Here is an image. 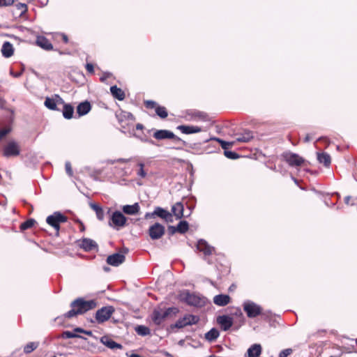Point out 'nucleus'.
Here are the masks:
<instances>
[{
    "mask_svg": "<svg viewBox=\"0 0 357 357\" xmlns=\"http://www.w3.org/2000/svg\"><path fill=\"white\" fill-rule=\"evenodd\" d=\"M153 137L158 140L171 139L174 137L175 135L168 130H158L153 133Z\"/></svg>",
    "mask_w": 357,
    "mask_h": 357,
    "instance_id": "nucleus-16",
    "label": "nucleus"
},
{
    "mask_svg": "<svg viewBox=\"0 0 357 357\" xmlns=\"http://www.w3.org/2000/svg\"><path fill=\"white\" fill-rule=\"evenodd\" d=\"M165 227L160 223H155L149 229V234L151 239L157 240L160 238L165 234Z\"/></svg>",
    "mask_w": 357,
    "mask_h": 357,
    "instance_id": "nucleus-10",
    "label": "nucleus"
},
{
    "mask_svg": "<svg viewBox=\"0 0 357 357\" xmlns=\"http://www.w3.org/2000/svg\"><path fill=\"white\" fill-rule=\"evenodd\" d=\"M39 346L38 342H30L24 347V352L25 354H30Z\"/></svg>",
    "mask_w": 357,
    "mask_h": 357,
    "instance_id": "nucleus-34",
    "label": "nucleus"
},
{
    "mask_svg": "<svg viewBox=\"0 0 357 357\" xmlns=\"http://www.w3.org/2000/svg\"><path fill=\"white\" fill-rule=\"evenodd\" d=\"M54 98H55V100H56V105H60V104H63L64 105V104H66L64 102V100H63V98L61 97H60V96L55 95Z\"/></svg>",
    "mask_w": 357,
    "mask_h": 357,
    "instance_id": "nucleus-51",
    "label": "nucleus"
},
{
    "mask_svg": "<svg viewBox=\"0 0 357 357\" xmlns=\"http://www.w3.org/2000/svg\"><path fill=\"white\" fill-rule=\"evenodd\" d=\"M172 211L176 219H181L183 215V205L181 202L176 203L172 208Z\"/></svg>",
    "mask_w": 357,
    "mask_h": 357,
    "instance_id": "nucleus-27",
    "label": "nucleus"
},
{
    "mask_svg": "<svg viewBox=\"0 0 357 357\" xmlns=\"http://www.w3.org/2000/svg\"><path fill=\"white\" fill-rule=\"evenodd\" d=\"M101 342L107 346L108 348L112 349H121L122 346L121 344L114 342L112 339L109 338L108 337L104 336L101 337Z\"/></svg>",
    "mask_w": 357,
    "mask_h": 357,
    "instance_id": "nucleus-25",
    "label": "nucleus"
},
{
    "mask_svg": "<svg viewBox=\"0 0 357 357\" xmlns=\"http://www.w3.org/2000/svg\"><path fill=\"white\" fill-rule=\"evenodd\" d=\"M36 45L42 49L50 51L53 50V45L50 41L43 36H38L36 38Z\"/></svg>",
    "mask_w": 357,
    "mask_h": 357,
    "instance_id": "nucleus-15",
    "label": "nucleus"
},
{
    "mask_svg": "<svg viewBox=\"0 0 357 357\" xmlns=\"http://www.w3.org/2000/svg\"><path fill=\"white\" fill-rule=\"evenodd\" d=\"M171 139H174L175 142H181L183 144H185V142L178 137L176 136L174 137H172Z\"/></svg>",
    "mask_w": 357,
    "mask_h": 357,
    "instance_id": "nucleus-57",
    "label": "nucleus"
},
{
    "mask_svg": "<svg viewBox=\"0 0 357 357\" xmlns=\"http://www.w3.org/2000/svg\"><path fill=\"white\" fill-rule=\"evenodd\" d=\"M1 52L3 56L5 58L11 57L14 54L13 45L8 41L4 42L2 45Z\"/></svg>",
    "mask_w": 357,
    "mask_h": 357,
    "instance_id": "nucleus-19",
    "label": "nucleus"
},
{
    "mask_svg": "<svg viewBox=\"0 0 357 357\" xmlns=\"http://www.w3.org/2000/svg\"><path fill=\"white\" fill-rule=\"evenodd\" d=\"M177 232L181 234L185 233L188 229V223L185 221H181L176 226Z\"/></svg>",
    "mask_w": 357,
    "mask_h": 357,
    "instance_id": "nucleus-36",
    "label": "nucleus"
},
{
    "mask_svg": "<svg viewBox=\"0 0 357 357\" xmlns=\"http://www.w3.org/2000/svg\"><path fill=\"white\" fill-rule=\"evenodd\" d=\"M135 137L138 138L139 139H140L142 142H148L151 144H155V142L151 140V139H149L148 138L146 137H142V136H139L138 135H136V134H134L133 135Z\"/></svg>",
    "mask_w": 357,
    "mask_h": 357,
    "instance_id": "nucleus-48",
    "label": "nucleus"
},
{
    "mask_svg": "<svg viewBox=\"0 0 357 357\" xmlns=\"http://www.w3.org/2000/svg\"><path fill=\"white\" fill-rule=\"evenodd\" d=\"M66 221L67 218L60 212H54L46 218V222L56 230L57 234L60 229V224Z\"/></svg>",
    "mask_w": 357,
    "mask_h": 357,
    "instance_id": "nucleus-4",
    "label": "nucleus"
},
{
    "mask_svg": "<svg viewBox=\"0 0 357 357\" xmlns=\"http://www.w3.org/2000/svg\"><path fill=\"white\" fill-rule=\"evenodd\" d=\"M144 105L146 108L153 109L157 107V103L153 100H146Z\"/></svg>",
    "mask_w": 357,
    "mask_h": 357,
    "instance_id": "nucleus-45",
    "label": "nucleus"
},
{
    "mask_svg": "<svg viewBox=\"0 0 357 357\" xmlns=\"http://www.w3.org/2000/svg\"><path fill=\"white\" fill-rule=\"evenodd\" d=\"M163 311H164V313L166 314V317H168L171 314H176L178 312V310L177 307H168Z\"/></svg>",
    "mask_w": 357,
    "mask_h": 357,
    "instance_id": "nucleus-41",
    "label": "nucleus"
},
{
    "mask_svg": "<svg viewBox=\"0 0 357 357\" xmlns=\"http://www.w3.org/2000/svg\"><path fill=\"white\" fill-rule=\"evenodd\" d=\"M114 312L112 306H105L99 309L96 313V320L98 324L107 321Z\"/></svg>",
    "mask_w": 357,
    "mask_h": 357,
    "instance_id": "nucleus-7",
    "label": "nucleus"
},
{
    "mask_svg": "<svg viewBox=\"0 0 357 357\" xmlns=\"http://www.w3.org/2000/svg\"><path fill=\"white\" fill-rule=\"evenodd\" d=\"M140 207L138 203L132 205H125L122 207L123 212L128 215H136L139 211Z\"/></svg>",
    "mask_w": 357,
    "mask_h": 357,
    "instance_id": "nucleus-24",
    "label": "nucleus"
},
{
    "mask_svg": "<svg viewBox=\"0 0 357 357\" xmlns=\"http://www.w3.org/2000/svg\"><path fill=\"white\" fill-rule=\"evenodd\" d=\"M10 74H11L12 75H13L14 77H18L21 76L22 73L20 72V73H13L11 71V72H10Z\"/></svg>",
    "mask_w": 357,
    "mask_h": 357,
    "instance_id": "nucleus-59",
    "label": "nucleus"
},
{
    "mask_svg": "<svg viewBox=\"0 0 357 357\" xmlns=\"http://www.w3.org/2000/svg\"><path fill=\"white\" fill-rule=\"evenodd\" d=\"M74 113V108L70 104H64L63 109V116L66 119H72Z\"/></svg>",
    "mask_w": 357,
    "mask_h": 357,
    "instance_id": "nucleus-30",
    "label": "nucleus"
},
{
    "mask_svg": "<svg viewBox=\"0 0 357 357\" xmlns=\"http://www.w3.org/2000/svg\"><path fill=\"white\" fill-rule=\"evenodd\" d=\"M74 331L75 332H79V333H83L84 332V329H82L81 328H75L74 329Z\"/></svg>",
    "mask_w": 357,
    "mask_h": 357,
    "instance_id": "nucleus-61",
    "label": "nucleus"
},
{
    "mask_svg": "<svg viewBox=\"0 0 357 357\" xmlns=\"http://www.w3.org/2000/svg\"><path fill=\"white\" fill-rule=\"evenodd\" d=\"M317 160L320 163L324 164L325 166H328L331 164V157L326 153H318Z\"/></svg>",
    "mask_w": 357,
    "mask_h": 357,
    "instance_id": "nucleus-33",
    "label": "nucleus"
},
{
    "mask_svg": "<svg viewBox=\"0 0 357 357\" xmlns=\"http://www.w3.org/2000/svg\"><path fill=\"white\" fill-rule=\"evenodd\" d=\"M211 139L218 142L220 144L221 147L225 151H227V149H229L230 146H231L234 144V142H225V141H224L220 138H218V137H213Z\"/></svg>",
    "mask_w": 357,
    "mask_h": 357,
    "instance_id": "nucleus-35",
    "label": "nucleus"
},
{
    "mask_svg": "<svg viewBox=\"0 0 357 357\" xmlns=\"http://www.w3.org/2000/svg\"><path fill=\"white\" fill-rule=\"evenodd\" d=\"M86 69L89 73H94V68H93V65L92 63H86Z\"/></svg>",
    "mask_w": 357,
    "mask_h": 357,
    "instance_id": "nucleus-52",
    "label": "nucleus"
},
{
    "mask_svg": "<svg viewBox=\"0 0 357 357\" xmlns=\"http://www.w3.org/2000/svg\"><path fill=\"white\" fill-rule=\"evenodd\" d=\"M36 223V220L34 219H29L26 221L24 222L20 225V229L24 231L28 229L33 226Z\"/></svg>",
    "mask_w": 357,
    "mask_h": 357,
    "instance_id": "nucleus-39",
    "label": "nucleus"
},
{
    "mask_svg": "<svg viewBox=\"0 0 357 357\" xmlns=\"http://www.w3.org/2000/svg\"><path fill=\"white\" fill-rule=\"evenodd\" d=\"M91 109L90 102L87 100L79 103L77 107V112L79 116H82L88 114Z\"/></svg>",
    "mask_w": 357,
    "mask_h": 357,
    "instance_id": "nucleus-21",
    "label": "nucleus"
},
{
    "mask_svg": "<svg viewBox=\"0 0 357 357\" xmlns=\"http://www.w3.org/2000/svg\"><path fill=\"white\" fill-rule=\"evenodd\" d=\"M234 314L236 316H238V317H240L243 319V312H241L240 308H236V312H235Z\"/></svg>",
    "mask_w": 357,
    "mask_h": 357,
    "instance_id": "nucleus-55",
    "label": "nucleus"
},
{
    "mask_svg": "<svg viewBox=\"0 0 357 357\" xmlns=\"http://www.w3.org/2000/svg\"><path fill=\"white\" fill-rule=\"evenodd\" d=\"M20 153V149L18 144L15 141H10L3 148V154L5 157L9 158L12 156H17Z\"/></svg>",
    "mask_w": 357,
    "mask_h": 357,
    "instance_id": "nucleus-9",
    "label": "nucleus"
},
{
    "mask_svg": "<svg viewBox=\"0 0 357 357\" xmlns=\"http://www.w3.org/2000/svg\"><path fill=\"white\" fill-rule=\"evenodd\" d=\"M219 335V331L213 328L205 334V338L209 342H213L218 337Z\"/></svg>",
    "mask_w": 357,
    "mask_h": 357,
    "instance_id": "nucleus-32",
    "label": "nucleus"
},
{
    "mask_svg": "<svg viewBox=\"0 0 357 357\" xmlns=\"http://www.w3.org/2000/svg\"><path fill=\"white\" fill-rule=\"evenodd\" d=\"M180 300L188 305L196 307H201L206 304V298L195 293H190L188 290L182 291L180 295Z\"/></svg>",
    "mask_w": 357,
    "mask_h": 357,
    "instance_id": "nucleus-2",
    "label": "nucleus"
},
{
    "mask_svg": "<svg viewBox=\"0 0 357 357\" xmlns=\"http://www.w3.org/2000/svg\"><path fill=\"white\" fill-rule=\"evenodd\" d=\"M89 205L90 207L96 212L97 218L100 221L103 220L105 213L102 208L95 203H90Z\"/></svg>",
    "mask_w": 357,
    "mask_h": 357,
    "instance_id": "nucleus-29",
    "label": "nucleus"
},
{
    "mask_svg": "<svg viewBox=\"0 0 357 357\" xmlns=\"http://www.w3.org/2000/svg\"><path fill=\"white\" fill-rule=\"evenodd\" d=\"M224 154L229 159H236L238 158V155L236 153L230 151H225Z\"/></svg>",
    "mask_w": 357,
    "mask_h": 357,
    "instance_id": "nucleus-43",
    "label": "nucleus"
},
{
    "mask_svg": "<svg viewBox=\"0 0 357 357\" xmlns=\"http://www.w3.org/2000/svg\"><path fill=\"white\" fill-rule=\"evenodd\" d=\"M17 8L20 11V14L25 13L27 10V6L25 3H18L16 4Z\"/></svg>",
    "mask_w": 357,
    "mask_h": 357,
    "instance_id": "nucleus-44",
    "label": "nucleus"
},
{
    "mask_svg": "<svg viewBox=\"0 0 357 357\" xmlns=\"http://www.w3.org/2000/svg\"><path fill=\"white\" fill-rule=\"evenodd\" d=\"M60 36L61 37L63 41L65 43H68V38L67 35H66L65 33H60Z\"/></svg>",
    "mask_w": 357,
    "mask_h": 357,
    "instance_id": "nucleus-54",
    "label": "nucleus"
},
{
    "mask_svg": "<svg viewBox=\"0 0 357 357\" xmlns=\"http://www.w3.org/2000/svg\"><path fill=\"white\" fill-rule=\"evenodd\" d=\"M128 160H127V159L120 158L117 161L120 162H128Z\"/></svg>",
    "mask_w": 357,
    "mask_h": 357,
    "instance_id": "nucleus-63",
    "label": "nucleus"
},
{
    "mask_svg": "<svg viewBox=\"0 0 357 357\" xmlns=\"http://www.w3.org/2000/svg\"><path fill=\"white\" fill-rule=\"evenodd\" d=\"M262 348L259 344L251 345L245 354V357H259L261 354Z\"/></svg>",
    "mask_w": 357,
    "mask_h": 357,
    "instance_id": "nucleus-17",
    "label": "nucleus"
},
{
    "mask_svg": "<svg viewBox=\"0 0 357 357\" xmlns=\"http://www.w3.org/2000/svg\"><path fill=\"white\" fill-rule=\"evenodd\" d=\"M155 216L160 217L165 220L167 222H172L173 221L172 214L167 210H165L161 207H155L152 213H146L145 214V218H154Z\"/></svg>",
    "mask_w": 357,
    "mask_h": 357,
    "instance_id": "nucleus-6",
    "label": "nucleus"
},
{
    "mask_svg": "<svg viewBox=\"0 0 357 357\" xmlns=\"http://www.w3.org/2000/svg\"><path fill=\"white\" fill-rule=\"evenodd\" d=\"M126 217L121 212L115 211L110 216L109 225L116 230H119L126 226Z\"/></svg>",
    "mask_w": 357,
    "mask_h": 357,
    "instance_id": "nucleus-3",
    "label": "nucleus"
},
{
    "mask_svg": "<svg viewBox=\"0 0 357 357\" xmlns=\"http://www.w3.org/2000/svg\"><path fill=\"white\" fill-rule=\"evenodd\" d=\"M351 199V197L350 196H347L344 198V202L347 204H349V201Z\"/></svg>",
    "mask_w": 357,
    "mask_h": 357,
    "instance_id": "nucleus-60",
    "label": "nucleus"
},
{
    "mask_svg": "<svg viewBox=\"0 0 357 357\" xmlns=\"http://www.w3.org/2000/svg\"><path fill=\"white\" fill-rule=\"evenodd\" d=\"M168 231L170 234H174L177 231L176 227L174 226H169Z\"/></svg>",
    "mask_w": 357,
    "mask_h": 357,
    "instance_id": "nucleus-53",
    "label": "nucleus"
},
{
    "mask_svg": "<svg viewBox=\"0 0 357 357\" xmlns=\"http://www.w3.org/2000/svg\"><path fill=\"white\" fill-rule=\"evenodd\" d=\"M139 167V169L137 172V176L141 178H145L146 176V172L144 169V165L142 162L138 164Z\"/></svg>",
    "mask_w": 357,
    "mask_h": 357,
    "instance_id": "nucleus-42",
    "label": "nucleus"
},
{
    "mask_svg": "<svg viewBox=\"0 0 357 357\" xmlns=\"http://www.w3.org/2000/svg\"><path fill=\"white\" fill-rule=\"evenodd\" d=\"M10 132L9 129H2L0 130V141Z\"/></svg>",
    "mask_w": 357,
    "mask_h": 357,
    "instance_id": "nucleus-50",
    "label": "nucleus"
},
{
    "mask_svg": "<svg viewBox=\"0 0 357 357\" xmlns=\"http://www.w3.org/2000/svg\"><path fill=\"white\" fill-rule=\"evenodd\" d=\"M14 0H0L1 6H8L13 3Z\"/></svg>",
    "mask_w": 357,
    "mask_h": 357,
    "instance_id": "nucleus-49",
    "label": "nucleus"
},
{
    "mask_svg": "<svg viewBox=\"0 0 357 357\" xmlns=\"http://www.w3.org/2000/svg\"><path fill=\"white\" fill-rule=\"evenodd\" d=\"M65 168H66V173L68 174V175L70 176H72L73 174V169H72V167H71V164H70V162H66Z\"/></svg>",
    "mask_w": 357,
    "mask_h": 357,
    "instance_id": "nucleus-47",
    "label": "nucleus"
},
{
    "mask_svg": "<svg viewBox=\"0 0 357 357\" xmlns=\"http://www.w3.org/2000/svg\"><path fill=\"white\" fill-rule=\"evenodd\" d=\"M155 112L157 115L160 116L161 119H165L168 115L166 108L162 106L158 105L155 107Z\"/></svg>",
    "mask_w": 357,
    "mask_h": 357,
    "instance_id": "nucleus-37",
    "label": "nucleus"
},
{
    "mask_svg": "<svg viewBox=\"0 0 357 357\" xmlns=\"http://www.w3.org/2000/svg\"><path fill=\"white\" fill-rule=\"evenodd\" d=\"M143 128H144V126H143V125H142V124H141V123H137V124L136 125V129H137V130H142Z\"/></svg>",
    "mask_w": 357,
    "mask_h": 357,
    "instance_id": "nucleus-58",
    "label": "nucleus"
},
{
    "mask_svg": "<svg viewBox=\"0 0 357 357\" xmlns=\"http://www.w3.org/2000/svg\"><path fill=\"white\" fill-rule=\"evenodd\" d=\"M284 160L291 167H299L304 162V159L298 154L286 153L283 155Z\"/></svg>",
    "mask_w": 357,
    "mask_h": 357,
    "instance_id": "nucleus-11",
    "label": "nucleus"
},
{
    "mask_svg": "<svg viewBox=\"0 0 357 357\" xmlns=\"http://www.w3.org/2000/svg\"><path fill=\"white\" fill-rule=\"evenodd\" d=\"M83 333H85V334H86L88 335H92V332L90 331H85V330H84Z\"/></svg>",
    "mask_w": 357,
    "mask_h": 357,
    "instance_id": "nucleus-62",
    "label": "nucleus"
},
{
    "mask_svg": "<svg viewBox=\"0 0 357 357\" xmlns=\"http://www.w3.org/2000/svg\"><path fill=\"white\" fill-rule=\"evenodd\" d=\"M217 321L220 325L221 328L225 331L229 330L233 324L232 318L227 315L219 316Z\"/></svg>",
    "mask_w": 357,
    "mask_h": 357,
    "instance_id": "nucleus-14",
    "label": "nucleus"
},
{
    "mask_svg": "<svg viewBox=\"0 0 357 357\" xmlns=\"http://www.w3.org/2000/svg\"><path fill=\"white\" fill-rule=\"evenodd\" d=\"M80 246L85 251H91L96 249L98 245L93 240L90 238H84L81 242Z\"/></svg>",
    "mask_w": 357,
    "mask_h": 357,
    "instance_id": "nucleus-23",
    "label": "nucleus"
},
{
    "mask_svg": "<svg viewBox=\"0 0 357 357\" xmlns=\"http://www.w3.org/2000/svg\"><path fill=\"white\" fill-rule=\"evenodd\" d=\"M293 350L291 349H286L280 351L279 354V357H287L292 353Z\"/></svg>",
    "mask_w": 357,
    "mask_h": 357,
    "instance_id": "nucleus-46",
    "label": "nucleus"
},
{
    "mask_svg": "<svg viewBox=\"0 0 357 357\" xmlns=\"http://www.w3.org/2000/svg\"><path fill=\"white\" fill-rule=\"evenodd\" d=\"M236 136V141L238 142H248L253 138V134L250 130H245L243 133Z\"/></svg>",
    "mask_w": 357,
    "mask_h": 357,
    "instance_id": "nucleus-26",
    "label": "nucleus"
},
{
    "mask_svg": "<svg viewBox=\"0 0 357 357\" xmlns=\"http://www.w3.org/2000/svg\"><path fill=\"white\" fill-rule=\"evenodd\" d=\"M61 337L63 339H69V338H75V337H81V336L68 331H66L63 332L61 334Z\"/></svg>",
    "mask_w": 357,
    "mask_h": 357,
    "instance_id": "nucleus-40",
    "label": "nucleus"
},
{
    "mask_svg": "<svg viewBox=\"0 0 357 357\" xmlns=\"http://www.w3.org/2000/svg\"><path fill=\"white\" fill-rule=\"evenodd\" d=\"M125 261V256L120 253H114L107 257V263L113 266H118Z\"/></svg>",
    "mask_w": 357,
    "mask_h": 357,
    "instance_id": "nucleus-13",
    "label": "nucleus"
},
{
    "mask_svg": "<svg viewBox=\"0 0 357 357\" xmlns=\"http://www.w3.org/2000/svg\"><path fill=\"white\" fill-rule=\"evenodd\" d=\"M197 250L202 252L205 257L211 255L215 251V248L211 246L205 240L200 239L197 244Z\"/></svg>",
    "mask_w": 357,
    "mask_h": 357,
    "instance_id": "nucleus-12",
    "label": "nucleus"
},
{
    "mask_svg": "<svg viewBox=\"0 0 357 357\" xmlns=\"http://www.w3.org/2000/svg\"><path fill=\"white\" fill-rule=\"evenodd\" d=\"M110 92L113 97L118 99L119 100H123L125 98L124 91L121 89L117 87L116 86H111Z\"/></svg>",
    "mask_w": 357,
    "mask_h": 357,
    "instance_id": "nucleus-28",
    "label": "nucleus"
},
{
    "mask_svg": "<svg viewBox=\"0 0 357 357\" xmlns=\"http://www.w3.org/2000/svg\"><path fill=\"white\" fill-rule=\"evenodd\" d=\"M243 307L248 317L249 318L257 317L261 314L262 311V308L260 305L250 300L245 301L243 302Z\"/></svg>",
    "mask_w": 357,
    "mask_h": 357,
    "instance_id": "nucleus-5",
    "label": "nucleus"
},
{
    "mask_svg": "<svg viewBox=\"0 0 357 357\" xmlns=\"http://www.w3.org/2000/svg\"><path fill=\"white\" fill-rule=\"evenodd\" d=\"M70 307L72 309L63 314L64 317L72 318L77 314H82L95 308L96 302L94 300L85 301L82 298H78L71 303Z\"/></svg>",
    "mask_w": 357,
    "mask_h": 357,
    "instance_id": "nucleus-1",
    "label": "nucleus"
},
{
    "mask_svg": "<svg viewBox=\"0 0 357 357\" xmlns=\"http://www.w3.org/2000/svg\"><path fill=\"white\" fill-rule=\"evenodd\" d=\"M177 129L179 130L182 133L186 135L197 133L202 131L201 128L194 126L181 125L178 126Z\"/></svg>",
    "mask_w": 357,
    "mask_h": 357,
    "instance_id": "nucleus-20",
    "label": "nucleus"
},
{
    "mask_svg": "<svg viewBox=\"0 0 357 357\" xmlns=\"http://www.w3.org/2000/svg\"><path fill=\"white\" fill-rule=\"evenodd\" d=\"M310 140V138L308 135H307L305 138V142H309Z\"/></svg>",
    "mask_w": 357,
    "mask_h": 357,
    "instance_id": "nucleus-64",
    "label": "nucleus"
},
{
    "mask_svg": "<svg viewBox=\"0 0 357 357\" xmlns=\"http://www.w3.org/2000/svg\"><path fill=\"white\" fill-rule=\"evenodd\" d=\"M196 116L202 119H205L206 117V114L204 112H197Z\"/></svg>",
    "mask_w": 357,
    "mask_h": 357,
    "instance_id": "nucleus-56",
    "label": "nucleus"
},
{
    "mask_svg": "<svg viewBox=\"0 0 357 357\" xmlns=\"http://www.w3.org/2000/svg\"><path fill=\"white\" fill-rule=\"evenodd\" d=\"M199 320V319L197 316L193 314H185L175 323L174 326L178 328H182L187 326L196 324Z\"/></svg>",
    "mask_w": 357,
    "mask_h": 357,
    "instance_id": "nucleus-8",
    "label": "nucleus"
},
{
    "mask_svg": "<svg viewBox=\"0 0 357 357\" xmlns=\"http://www.w3.org/2000/svg\"><path fill=\"white\" fill-rule=\"evenodd\" d=\"M135 331L139 335L145 336L150 333V329L144 326H137L135 328Z\"/></svg>",
    "mask_w": 357,
    "mask_h": 357,
    "instance_id": "nucleus-38",
    "label": "nucleus"
},
{
    "mask_svg": "<svg viewBox=\"0 0 357 357\" xmlns=\"http://www.w3.org/2000/svg\"><path fill=\"white\" fill-rule=\"evenodd\" d=\"M45 106L51 110H59L56 106V100L54 98L47 97L44 102Z\"/></svg>",
    "mask_w": 357,
    "mask_h": 357,
    "instance_id": "nucleus-31",
    "label": "nucleus"
},
{
    "mask_svg": "<svg viewBox=\"0 0 357 357\" xmlns=\"http://www.w3.org/2000/svg\"><path fill=\"white\" fill-rule=\"evenodd\" d=\"M166 318V314L162 310H155L153 312L152 319L157 325H160Z\"/></svg>",
    "mask_w": 357,
    "mask_h": 357,
    "instance_id": "nucleus-22",
    "label": "nucleus"
},
{
    "mask_svg": "<svg viewBox=\"0 0 357 357\" xmlns=\"http://www.w3.org/2000/svg\"><path fill=\"white\" fill-rule=\"evenodd\" d=\"M230 296L227 294H218L213 297V303L218 306H225L230 302Z\"/></svg>",
    "mask_w": 357,
    "mask_h": 357,
    "instance_id": "nucleus-18",
    "label": "nucleus"
}]
</instances>
